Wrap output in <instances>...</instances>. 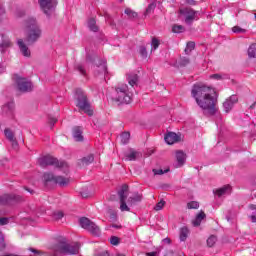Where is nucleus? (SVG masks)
<instances>
[{"mask_svg":"<svg viewBox=\"0 0 256 256\" xmlns=\"http://www.w3.org/2000/svg\"><path fill=\"white\" fill-rule=\"evenodd\" d=\"M9 223L8 218H0V225H7Z\"/></svg>","mask_w":256,"mask_h":256,"instance_id":"obj_54","label":"nucleus"},{"mask_svg":"<svg viewBox=\"0 0 256 256\" xmlns=\"http://www.w3.org/2000/svg\"><path fill=\"white\" fill-rule=\"evenodd\" d=\"M178 13L179 15L184 16V21L186 25H193V21H197V19H199V17H197V15H199V11H195L193 8H180L178 10Z\"/></svg>","mask_w":256,"mask_h":256,"instance_id":"obj_7","label":"nucleus"},{"mask_svg":"<svg viewBox=\"0 0 256 256\" xmlns=\"http://www.w3.org/2000/svg\"><path fill=\"white\" fill-rule=\"evenodd\" d=\"M232 31H233V33H247V30H245L239 26H234L232 28Z\"/></svg>","mask_w":256,"mask_h":256,"instance_id":"obj_45","label":"nucleus"},{"mask_svg":"<svg viewBox=\"0 0 256 256\" xmlns=\"http://www.w3.org/2000/svg\"><path fill=\"white\" fill-rule=\"evenodd\" d=\"M120 139L123 145H127V143H129V139H131V133L123 132L120 136Z\"/></svg>","mask_w":256,"mask_h":256,"instance_id":"obj_31","label":"nucleus"},{"mask_svg":"<svg viewBox=\"0 0 256 256\" xmlns=\"http://www.w3.org/2000/svg\"><path fill=\"white\" fill-rule=\"evenodd\" d=\"M237 101H239L237 95H231L228 99H226V101L223 103L225 113H230Z\"/></svg>","mask_w":256,"mask_h":256,"instance_id":"obj_14","label":"nucleus"},{"mask_svg":"<svg viewBox=\"0 0 256 256\" xmlns=\"http://www.w3.org/2000/svg\"><path fill=\"white\" fill-rule=\"evenodd\" d=\"M80 225L82 229H86V231H89L92 235H95L96 237H99L101 235V229L99 228V226L89 220V218H81Z\"/></svg>","mask_w":256,"mask_h":256,"instance_id":"obj_8","label":"nucleus"},{"mask_svg":"<svg viewBox=\"0 0 256 256\" xmlns=\"http://www.w3.org/2000/svg\"><path fill=\"white\" fill-rule=\"evenodd\" d=\"M127 79H128V83H129V85H131V87H135V85H137V83L139 82V76L135 73L127 74Z\"/></svg>","mask_w":256,"mask_h":256,"instance_id":"obj_24","label":"nucleus"},{"mask_svg":"<svg viewBox=\"0 0 256 256\" xmlns=\"http://www.w3.org/2000/svg\"><path fill=\"white\" fill-rule=\"evenodd\" d=\"M163 207H165V201L162 200L156 204L154 209H155V211H161V209H163Z\"/></svg>","mask_w":256,"mask_h":256,"instance_id":"obj_47","label":"nucleus"},{"mask_svg":"<svg viewBox=\"0 0 256 256\" xmlns=\"http://www.w3.org/2000/svg\"><path fill=\"white\" fill-rule=\"evenodd\" d=\"M164 242H165V243H171V240L168 239V238H166V239H164Z\"/></svg>","mask_w":256,"mask_h":256,"instance_id":"obj_62","label":"nucleus"},{"mask_svg":"<svg viewBox=\"0 0 256 256\" xmlns=\"http://www.w3.org/2000/svg\"><path fill=\"white\" fill-rule=\"evenodd\" d=\"M193 49H195V42L190 41L186 45L185 53H187V51L191 52Z\"/></svg>","mask_w":256,"mask_h":256,"instance_id":"obj_43","label":"nucleus"},{"mask_svg":"<svg viewBox=\"0 0 256 256\" xmlns=\"http://www.w3.org/2000/svg\"><path fill=\"white\" fill-rule=\"evenodd\" d=\"M45 165H51L52 167L59 169V171H63V173H67L69 171V164H67V162H63V161L40 162V167H45Z\"/></svg>","mask_w":256,"mask_h":256,"instance_id":"obj_12","label":"nucleus"},{"mask_svg":"<svg viewBox=\"0 0 256 256\" xmlns=\"http://www.w3.org/2000/svg\"><path fill=\"white\" fill-rule=\"evenodd\" d=\"M175 158L176 161H186L187 160V154L183 152V150H177L175 152Z\"/></svg>","mask_w":256,"mask_h":256,"instance_id":"obj_29","label":"nucleus"},{"mask_svg":"<svg viewBox=\"0 0 256 256\" xmlns=\"http://www.w3.org/2000/svg\"><path fill=\"white\" fill-rule=\"evenodd\" d=\"M74 69L76 71H79L80 75H83L84 77L87 76V71L85 70V66H83V64H81V63L75 64Z\"/></svg>","mask_w":256,"mask_h":256,"instance_id":"obj_33","label":"nucleus"},{"mask_svg":"<svg viewBox=\"0 0 256 256\" xmlns=\"http://www.w3.org/2000/svg\"><path fill=\"white\" fill-rule=\"evenodd\" d=\"M38 161H57V158L53 157L51 154H46L40 156Z\"/></svg>","mask_w":256,"mask_h":256,"instance_id":"obj_35","label":"nucleus"},{"mask_svg":"<svg viewBox=\"0 0 256 256\" xmlns=\"http://www.w3.org/2000/svg\"><path fill=\"white\" fill-rule=\"evenodd\" d=\"M190 62H191V61L189 60V58H187V57H182V58H180V60H179V65H180V67H187V65H189Z\"/></svg>","mask_w":256,"mask_h":256,"instance_id":"obj_39","label":"nucleus"},{"mask_svg":"<svg viewBox=\"0 0 256 256\" xmlns=\"http://www.w3.org/2000/svg\"><path fill=\"white\" fill-rule=\"evenodd\" d=\"M231 185H224L221 188H218L214 191V194L217 195V197H227V195H231Z\"/></svg>","mask_w":256,"mask_h":256,"instance_id":"obj_20","label":"nucleus"},{"mask_svg":"<svg viewBox=\"0 0 256 256\" xmlns=\"http://www.w3.org/2000/svg\"><path fill=\"white\" fill-rule=\"evenodd\" d=\"M86 61H87V62H89V61H90V62H93V60H92L89 56L86 57Z\"/></svg>","mask_w":256,"mask_h":256,"instance_id":"obj_60","label":"nucleus"},{"mask_svg":"<svg viewBox=\"0 0 256 256\" xmlns=\"http://www.w3.org/2000/svg\"><path fill=\"white\" fill-rule=\"evenodd\" d=\"M95 75L96 76L102 75L103 79L107 77V61L100 60V63L97 66V69L95 70Z\"/></svg>","mask_w":256,"mask_h":256,"instance_id":"obj_17","label":"nucleus"},{"mask_svg":"<svg viewBox=\"0 0 256 256\" xmlns=\"http://www.w3.org/2000/svg\"><path fill=\"white\" fill-rule=\"evenodd\" d=\"M187 209H199V202L197 201L188 202Z\"/></svg>","mask_w":256,"mask_h":256,"instance_id":"obj_41","label":"nucleus"},{"mask_svg":"<svg viewBox=\"0 0 256 256\" xmlns=\"http://www.w3.org/2000/svg\"><path fill=\"white\" fill-rule=\"evenodd\" d=\"M185 4L195 6V5H197V1H195V0H185Z\"/></svg>","mask_w":256,"mask_h":256,"instance_id":"obj_53","label":"nucleus"},{"mask_svg":"<svg viewBox=\"0 0 256 256\" xmlns=\"http://www.w3.org/2000/svg\"><path fill=\"white\" fill-rule=\"evenodd\" d=\"M173 33H183L185 31V27L183 25H174L172 27Z\"/></svg>","mask_w":256,"mask_h":256,"instance_id":"obj_38","label":"nucleus"},{"mask_svg":"<svg viewBox=\"0 0 256 256\" xmlns=\"http://www.w3.org/2000/svg\"><path fill=\"white\" fill-rule=\"evenodd\" d=\"M13 111H15V102H8L2 106V113L7 117H13Z\"/></svg>","mask_w":256,"mask_h":256,"instance_id":"obj_19","label":"nucleus"},{"mask_svg":"<svg viewBox=\"0 0 256 256\" xmlns=\"http://www.w3.org/2000/svg\"><path fill=\"white\" fill-rule=\"evenodd\" d=\"M174 167H175V169H179L180 167H183V165H185V162H183V161H176V162H174Z\"/></svg>","mask_w":256,"mask_h":256,"instance_id":"obj_52","label":"nucleus"},{"mask_svg":"<svg viewBox=\"0 0 256 256\" xmlns=\"http://www.w3.org/2000/svg\"><path fill=\"white\" fill-rule=\"evenodd\" d=\"M115 103L119 105H129L131 103V93H129V86L127 84H122L120 87L116 88V96L113 98Z\"/></svg>","mask_w":256,"mask_h":256,"instance_id":"obj_6","label":"nucleus"},{"mask_svg":"<svg viewBox=\"0 0 256 256\" xmlns=\"http://www.w3.org/2000/svg\"><path fill=\"white\" fill-rule=\"evenodd\" d=\"M48 123L50 125V128L53 129V127L55 126V123H57V118L55 117H49L48 118Z\"/></svg>","mask_w":256,"mask_h":256,"instance_id":"obj_48","label":"nucleus"},{"mask_svg":"<svg viewBox=\"0 0 256 256\" xmlns=\"http://www.w3.org/2000/svg\"><path fill=\"white\" fill-rule=\"evenodd\" d=\"M38 3L48 17L52 16L55 13V8L57 7V0H38Z\"/></svg>","mask_w":256,"mask_h":256,"instance_id":"obj_11","label":"nucleus"},{"mask_svg":"<svg viewBox=\"0 0 256 256\" xmlns=\"http://www.w3.org/2000/svg\"><path fill=\"white\" fill-rule=\"evenodd\" d=\"M112 227L119 229V226H117V225H112Z\"/></svg>","mask_w":256,"mask_h":256,"instance_id":"obj_63","label":"nucleus"},{"mask_svg":"<svg viewBox=\"0 0 256 256\" xmlns=\"http://www.w3.org/2000/svg\"><path fill=\"white\" fill-rule=\"evenodd\" d=\"M76 101V107H78L80 111H84L86 115L93 117V109H91L87 94L81 90V88L76 89Z\"/></svg>","mask_w":256,"mask_h":256,"instance_id":"obj_5","label":"nucleus"},{"mask_svg":"<svg viewBox=\"0 0 256 256\" xmlns=\"http://www.w3.org/2000/svg\"><path fill=\"white\" fill-rule=\"evenodd\" d=\"M4 135L7 140L10 141L12 147H19V143L17 142V138H15V132L9 128H5Z\"/></svg>","mask_w":256,"mask_h":256,"instance_id":"obj_16","label":"nucleus"},{"mask_svg":"<svg viewBox=\"0 0 256 256\" xmlns=\"http://www.w3.org/2000/svg\"><path fill=\"white\" fill-rule=\"evenodd\" d=\"M88 28L90 31H93V33H97V31H99V26H97V20H95V18H90L88 20Z\"/></svg>","mask_w":256,"mask_h":256,"instance_id":"obj_25","label":"nucleus"},{"mask_svg":"<svg viewBox=\"0 0 256 256\" xmlns=\"http://www.w3.org/2000/svg\"><path fill=\"white\" fill-rule=\"evenodd\" d=\"M139 53L143 59H147V48L145 46L140 47Z\"/></svg>","mask_w":256,"mask_h":256,"instance_id":"obj_44","label":"nucleus"},{"mask_svg":"<svg viewBox=\"0 0 256 256\" xmlns=\"http://www.w3.org/2000/svg\"><path fill=\"white\" fill-rule=\"evenodd\" d=\"M251 221H252V223H256V216L255 215L251 216Z\"/></svg>","mask_w":256,"mask_h":256,"instance_id":"obj_59","label":"nucleus"},{"mask_svg":"<svg viewBox=\"0 0 256 256\" xmlns=\"http://www.w3.org/2000/svg\"><path fill=\"white\" fill-rule=\"evenodd\" d=\"M17 45L23 57H31V50H29V47H27V44H25V41H23V39H18Z\"/></svg>","mask_w":256,"mask_h":256,"instance_id":"obj_21","label":"nucleus"},{"mask_svg":"<svg viewBox=\"0 0 256 256\" xmlns=\"http://www.w3.org/2000/svg\"><path fill=\"white\" fill-rule=\"evenodd\" d=\"M26 27L28 29V33L26 35L25 42L27 45H35L41 39L42 31L39 25L37 24V20L35 18H29L26 21Z\"/></svg>","mask_w":256,"mask_h":256,"instance_id":"obj_4","label":"nucleus"},{"mask_svg":"<svg viewBox=\"0 0 256 256\" xmlns=\"http://www.w3.org/2000/svg\"><path fill=\"white\" fill-rule=\"evenodd\" d=\"M187 237H189V228L183 226L180 229V241H187Z\"/></svg>","mask_w":256,"mask_h":256,"instance_id":"obj_28","label":"nucleus"},{"mask_svg":"<svg viewBox=\"0 0 256 256\" xmlns=\"http://www.w3.org/2000/svg\"><path fill=\"white\" fill-rule=\"evenodd\" d=\"M5 14H6L5 7H3V4L0 3V21L2 19H5Z\"/></svg>","mask_w":256,"mask_h":256,"instance_id":"obj_50","label":"nucleus"},{"mask_svg":"<svg viewBox=\"0 0 256 256\" xmlns=\"http://www.w3.org/2000/svg\"><path fill=\"white\" fill-rule=\"evenodd\" d=\"M126 159L129 161H137V159H141L143 157V153L141 151H136L133 148L129 149V152L125 154Z\"/></svg>","mask_w":256,"mask_h":256,"instance_id":"obj_18","label":"nucleus"},{"mask_svg":"<svg viewBox=\"0 0 256 256\" xmlns=\"http://www.w3.org/2000/svg\"><path fill=\"white\" fill-rule=\"evenodd\" d=\"M156 7H157V3L156 2L150 3L148 5V7L146 8L144 16L147 17V15H150V13H153L155 11Z\"/></svg>","mask_w":256,"mask_h":256,"instance_id":"obj_34","label":"nucleus"},{"mask_svg":"<svg viewBox=\"0 0 256 256\" xmlns=\"http://www.w3.org/2000/svg\"><path fill=\"white\" fill-rule=\"evenodd\" d=\"M255 105H256V102H254V103L250 106V109H255Z\"/></svg>","mask_w":256,"mask_h":256,"instance_id":"obj_61","label":"nucleus"},{"mask_svg":"<svg viewBox=\"0 0 256 256\" xmlns=\"http://www.w3.org/2000/svg\"><path fill=\"white\" fill-rule=\"evenodd\" d=\"M155 153V150L153 149H148L146 152H145V156L146 157H151L152 154Z\"/></svg>","mask_w":256,"mask_h":256,"instance_id":"obj_55","label":"nucleus"},{"mask_svg":"<svg viewBox=\"0 0 256 256\" xmlns=\"http://www.w3.org/2000/svg\"><path fill=\"white\" fill-rule=\"evenodd\" d=\"M215 243H217V237L216 236H210L208 239H207V245L208 247H213V245H215Z\"/></svg>","mask_w":256,"mask_h":256,"instance_id":"obj_40","label":"nucleus"},{"mask_svg":"<svg viewBox=\"0 0 256 256\" xmlns=\"http://www.w3.org/2000/svg\"><path fill=\"white\" fill-rule=\"evenodd\" d=\"M15 83L20 93H29L30 91H33V83L27 78L19 77L16 75Z\"/></svg>","mask_w":256,"mask_h":256,"instance_id":"obj_9","label":"nucleus"},{"mask_svg":"<svg viewBox=\"0 0 256 256\" xmlns=\"http://www.w3.org/2000/svg\"><path fill=\"white\" fill-rule=\"evenodd\" d=\"M249 209H250L251 211H254L253 213H256V205H255V204L250 205V206H249Z\"/></svg>","mask_w":256,"mask_h":256,"instance_id":"obj_56","label":"nucleus"},{"mask_svg":"<svg viewBox=\"0 0 256 256\" xmlns=\"http://www.w3.org/2000/svg\"><path fill=\"white\" fill-rule=\"evenodd\" d=\"M191 95L204 115L213 116L217 113V92L211 86L194 84Z\"/></svg>","mask_w":256,"mask_h":256,"instance_id":"obj_1","label":"nucleus"},{"mask_svg":"<svg viewBox=\"0 0 256 256\" xmlns=\"http://www.w3.org/2000/svg\"><path fill=\"white\" fill-rule=\"evenodd\" d=\"M119 199H120V211H131L129 207H133V205H137L140 201L143 200V196L139 193H135L129 197V186L123 185L118 191ZM127 197H129L127 199Z\"/></svg>","mask_w":256,"mask_h":256,"instance_id":"obj_2","label":"nucleus"},{"mask_svg":"<svg viewBox=\"0 0 256 256\" xmlns=\"http://www.w3.org/2000/svg\"><path fill=\"white\" fill-rule=\"evenodd\" d=\"M1 249H5V237L2 232H0V251Z\"/></svg>","mask_w":256,"mask_h":256,"instance_id":"obj_49","label":"nucleus"},{"mask_svg":"<svg viewBox=\"0 0 256 256\" xmlns=\"http://www.w3.org/2000/svg\"><path fill=\"white\" fill-rule=\"evenodd\" d=\"M170 168H165V169H153L154 175H165V173H169Z\"/></svg>","mask_w":256,"mask_h":256,"instance_id":"obj_36","label":"nucleus"},{"mask_svg":"<svg viewBox=\"0 0 256 256\" xmlns=\"http://www.w3.org/2000/svg\"><path fill=\"white\" fill-rule=\"evenodd\" d=\"M13 47V42L9 39V36L5 34H1V41H0V53L1 55H5L9 53V49Z\"/></svg>","mask_w":256,"mask_h":256,"instance_id":"obj_13","label":"nucleus"},{"mask_svg":"<svg viewBox=\"0 0 256 256\" xmlns=\"http://www.w3.org/2000/svg\"><path fill=\"white\" fill-rule=\"evenodd\" d=\"M110 243H111V245H117V244L119 243V237H117V236H112V237L110 238Z\"/></svg>","mask_w":256,"mask_h":256,"instance_id":"obj_51","label":"nucleus"},{"mask_svg":"<svg viewBox=\"0 0 256 256\" xmlns=\"http://www.w3.org/2000/svg\"><path fill=\"white\" fill-rule=\"evenodd\" d=\"M159 45H160L159 39L155 37L152 38L151 47L154 49V51L159 49Z\"/></svg>","mask_w":256,"mask_h":256,"instance_id":"obj_42","label":"nucleus"},{"mask_svg":"<svg viewBox=\"0 0 256 256\" xmlns=\"http://www.w3.org/2000/svg\"><path fill=\"white\" fill-rule=\"evenodd\" d=\"M73 138L77 142L83 141V129H81V127L75 126L73 128Z\"/></svg>","mask_w":256,"mask_h":256,"instance_id":"obj_23","label":"nucleus"},{"mask_svg":"<svg viewBox=\"0 0 256 256\" xmlns=\"http://www.w3.org/2000/svg\"><path fill=\"white\" fill-rule=\"evenodd\" d=\"M147 256H157V252H149L147 253Z\"/></svg>","mask_w":256,"mask_h":256,"instance_id":"obj_57","label":"nucleus"},{"mask_svg":"<svg viewBox=\"0 0 256 256\" xmlns=\"http://www.w3.org/2000/svg\"><path fill=\"white\" fill-rule=\"evenodd\" d=\"M248 57L250 59H256V44H251L248 48Z\"/></svg>","mask_w":256,"mask_h":256,"instance_id":"obj_30","label":"nucleus"},{"mask_svg":"<svg viewBox=\"0 0 256 256\" xmlns=\"http://www.w3.org/2000/svg\"><path fill=\"white\" fill-rule=\"evenodd\" d=\"M11 201H21V197L11 194H5L4 196L0 197V203L2 205H7L11 203Z\"/></svg>","mask_w":256,"mask_h":256,"instance_id":"obj_22","label":"nucleus"},{"mask_svg":"<svg viewBox=\"0 0 256 256\" xmlns=\"http://www.w3.org/2000/svg\"><path fill=\"white\" fill-rule=\"evenodd\" d=\"M210 79H215L216 81H223L226 79H231L229 74H212L210 75Z\"/></svg>","mask_w":256,"mask_h":256,"instance_id":"obj_27","label":"nucleus"},{"mask_svg":"<svg viewBox=\"0 0 256 256\" xmlns=\"http://www.w3.org/2000/svg\"><path fill=\"white\" fill-rule=\"evenodd\" d=\"M203 219H205V212H200L197 214L195 220H193L192 225H194V227H199Z\"/></svg>","mask_w":256,"mask_h":256,"instance_id":"obj_26","label":"nucleus"},{"mask_svg":"<svg viewBox=\"0 0 256 256\" xmlns=\"http://www.w3.org/2000/svg\"><path fill=\"white\" fill-rule=\"evenodd\" d=\"M164 141L167 145H174V143H179V141H181V136L175 132H168L164 137Z\"/></svg>","mask_w":256,"mask_h":256,"instance_id":"obj_15","label":"nucleus"},{"mask_svg":"<svg viewBox=\"0 0 256 256\" xmlns=\"http://www.w3.org/2000/svg\"><path fill=\"white\" fill-rule=\"evenodd\" d=\"M81 161H95V154H88L87 156L83 157Z\"/></svg>","mask_w":256,"mask_h":256,"instance_id":"obj_46","label":"nucleus"},{"mask_svg":"<svg viewBox=\"0 0 256 256\" xmlns=\"http://www.w3.org/2000/svg\"><path fill=\"white\" fill-rule=\"evenodd\" d=\"M52 217L55 221H60V219H63L64 214L62 211H55L53 212Z\"/></svg>","mask_w":256,"mask_h":256,"instance_id":"obj_37","label":"nucleus"},{"mask_svg":"<svg viewBox=\"0 0 256 256\" xmlns=\"http://www.w3.org/2000/svg\"><path fill=\"white\" fill-rule=\"evenodd\" d=\"M99 256H111V255H109V252H102Z\"/></svg>","mask_w":256,"mask_h":256,"instance_id":"obj_58","label":"nucleus"},{"mask_svg":"<svg viewBox=\"0 0 256 256\" xmlns=\"http://www.w3.org/2000/svg\"><path fill=\"white\" fill-rule=\"evenodd\" d=\"M254 17H255V19H256V13L254 14Z\"/></svg>","mask_w":256,"mask_h":256,"instance_id":"obj_64","label":"nucleus"},{"mask_svg":"<svg viewBox=\"0 0 256 256\" xmlns=\"http://www.w3.org/2000/svg\"><path fill=\"white\" fill-rule=\"evenodd\" d=\"M125 15L128 16L129 19H137V17L139 16V14H137V12L131 10V8H126L124 10Z\"/></svg>","mask_w":256,"mask_h":256,"instance_id":"obj_32","label":"nucleus"},{"mask_svg":"<svg viewBox=\"0 0 256 256\" xmlns=\"http://www.w3.org/2000/svg\"><path fill=\"white\" fill-rule=\"evenodd\" d=\"M44 181L46 185L51 183L52 185H60V187H65V185H69V179L62 176H55L53 174H44Z\"/></svg>","mask_w":256,"mask_h":256,"instance_id":"obj_10","label":"nucleus"},{"mask_svg":"<svg viewBox=\"0 0 256 256\" xmlns=\"http://www.w3.org/2000/svg\"><path fill=\"white\" fill-rule=\"evenodd\" d=\"M79 243H67V239L62 238L51 247V256L77 255L79 253Z\"/></svg>","mask_w":256,"mask_h":256,"instance_id":"obj_3","label":"nucleus"}]
</instances>
